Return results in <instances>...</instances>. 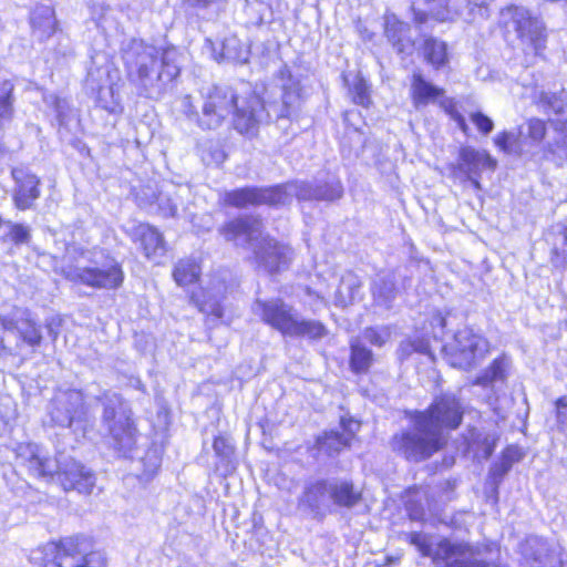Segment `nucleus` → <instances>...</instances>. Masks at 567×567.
Here are the masks:
<instances>
[{"instance_id": "1", "label": "nucleus", "mask_w": 567, "mask_h": 567, "mask_svg": "<svg viewBox=\"0 0 567 567\" xmlns=\"http://www.w3.org/2000/svg\"><path fill=\"white\" fill-rule=\"evenodd\" d=\"M277 80L280 102L271 101L267 104L256 95L239 104L231 87L214 86L204 96L198 126L203 130H217L233 114L234 127L239 133L254 134L259 124L271 116L291 118L298 114L305 100L300 79L284 65L278 71Z\"/></svg>"}, {"instance_id": "2", "label": "nucleus", "mask_w": 567, "mask_h": 567, "mask_svg": "<svg viewBox=\"0 0 567 567\" xmlns=\"http://www.w3.org/2000/svg\"><path fill=\"white\" fill-rule=\"evenodd\" d=\"M465 408L451 395L436 396L423 410H405L410 427L389 439L390 451L409 463H422L449 445V434L463 423Z\"/></svg>"}, {"instance_id": "3", "label": "nucleus", "mask_w": 567, "mask_h": 567, "mask_svg": "<svg viewBox=\"0 0 567 567\" xmlns=\"http://www.w3.org/2000/svg\"><path fill=\"white\" fill-rule=\"evenodd\" d=\"M175 49H159L143 40L124 44L122 59L128 81L140 95L157 99L179 74Z\"/></svg>"}, {"instance_id": "4", "label": "nucleus", "mask_w": 567, "mask_h": 567, "mask_svg": "<svg viewBox=\"0 0 567 567\" xmlns=\"http://www.w3.org/2000/svg\"><path fill=\"white\" fill-rule=\"evenodd\" d=\"M220 234L237 246L248 245L256 264L266 272H279L289 267L292 250L269 236H262V224L258 218L247 216L226 223Z\"/></svg>"}, {"instance_id": "5", "label": "nucleus", "mask_w": 567, "mask_h": 567, "mask_svg": "<svg viewBox=\"0 0 567 567\" xmlns=\"http://www.w3.org/2000/svg\"><path fill=\"white\" fill-rule=\"evenodd\" d=\"M343 188L339 181L324 186H312L307 182H293L274 187H245L224 194L223 200L229 206L244 208L249 205H285L293 196L299 199L336 200L342 196Z\"/></svg>"}, {"instance_id": "6", "label": "nucleus", "mask_w": 567, "mask_h": 567, "mask_svg": "<svg viewBox=\"0 0 567 567\" xmlns=\"http://www.w3.org/2000/svg\"><path fill=\"white\" fill-rule=\"evenodd\" d=\"M72 560L70 567H107V558L93 536L75 533L50 539L38 546L30 557L31 567H63L62 559Z\"/></svg>"}, {"instance_id": "7", "label": "nucleus", "mask_w": 567, "mask_h": 567, "mask_svg": "<svg viewBox=\"0 0 567 567\" xmlns=\"http://www.w3.org/2000/svg\"><path fill=\"white\" fill-rule=\"evenodd\" d=\"M62 274L74 284L95 289H117L124 281L122 266L102 251L83 252L74 265L63 267Z\"/></svg>"}, {"instance_id": "8", "label": "nucleus", "mask_w": 567, "mask_h": 567, "mask_svg": "<svg viewBox=\"0 0 567 567\" xmlns=\"http://www.w3.org/2000/svg\"><path fill=\"white\" fill-rule=\"evenodd\" d=\"M416 548L423 557H431L436 567H502L494 561L473 558L477 548L467 542H452L445 537L432 550V545L425 539Z\"/></svg>"}, {"instance_id": "9", "label": "nucleus", "mask_w": 567, "mask_h": 567, "mask_svg": "<svg viewBox=\"0 0 567 567\" xmlns=\"http://www.w3.org/2000/svg\"><path fill=\"white\" fill-rule=\"evenodd\" d=\"M501 21L506 28H512L522 43L533 51L535 55H542L547 42L544 23L532 16L524 7L508 6L501 11Z\"/></svg>"}, {"instance_id": "10", "label": "nucleus", "mask_w": 567, "mask_h": 567, "mask_svg": "<svg viewBox=\"0 0 567 567\" xmlns=\"http://www.w3.org/2000/svg\"><path fill=\"white\" fill-rule=\"evenodd\" d=\"M447 362L455 368L470 369L491 351L489 341L470 328L458 330L451 343L444 347Z\"/></svg>"}, {"instance_id": "11", "label": "nucleus", "mask_w": 567, "mask_h": 567, "mask_svg": "<svg viewBox=\"0 0 567 567\" xmlns=\"http://www.w3.org/2000/svg\"><path fill=\"white\" fill-rule=\"evenodd\" d=\"M339 425L342 431L326 430L315 437L313 449L329 458L339 456L342 452L352 447L358 441V432L361 422L353 417L342 416Z\"/></svg>"}, {"instance_id": "12", "label": "nucleus", "mask_w": 567, "mask_h": 567, "mask_svg": "<svg viewBox=\"0 0 567 567\" xmlns=\"http://www.w3.org/2000/svg\"><path fill=\"white\" fill-rule=\"evenodd\" d=\"M254 312L268 326L281 332L284 336H291L296 326L298 313L281 299L268 301L256 300L252 306Z\"/></svg>"}, {"instance_id": "13", "label": "nucleus", "mask_w": 567, "mask_h": 567, "mask_svg": "<svg viewBox=\"0 0 567 567\" xmlns=\"http://www.w3.org/2000/svg\"><path fill=\"white\" fill-rule=\"evenodd\" d=\"M112 422L109 425V435L112 439L113 447L123 456L137 449V441L141 435L137 427V419L131 410L124 409L117 415L113 412L110 416Z\"/></svg>"}, {"instance_id": "14", "label": "nucleus", "mask_w": 567, "mask_h": 567, "mask_svg": "<svg viewBox=\"0 0 567 567\" xmlns=\"http://www.w3.org/2000/svg\"><path fill=\"white\" fill-rule=\"evenodd\" d=\"M17 465L24 468L28 475L37 480H52L55 470L49 455L43 454L41 449L31 442H21L14 449Z\"/></svg>"}, {"instance_id": "15", "label": "nucleus", "mask_w": 567, "mask_h": 567, "mask_svg": "<svg viewBox=\"0 0 567 567\" xmlns=\"http://www.w3.org/2000/svg\"><path fill=\"white\" fill-rule=\"evenodd\" d=\"M226 292L225 275L220 274L209 278L205 286L198 291H193L189 298L200 312L219 320L223 317L221 300Z\"/></svg>"}, {"instance_id": "16", "label": "nucleus", "mask_w": 567, "mask_h": 567, "mask_svg": "<svg viewBox=\"0 0 567 567\" xmlns=\"http://www.w3.org/2000/svg\"><path fill=\"white\" fill-rule=\"evenodd\" d=\"M7 331H17L22 342L38 347L42 341V330L37 317L27 308H14L9 316L0 317Z\"/></svg>"}, {"instance_id": "17", "label": "nucleus", "mask_w": 567, "mask_h": 567, "mask_svg": "<svg viewBox=\"0 0 567 567\" xmlns=\"http://www.w3.org/2000/svg\"><path fill=\"white\" fill-rule=\"evenodd\" d=\"M55 475L64 492L75 491L89 495L95 485L94 473L75 460L68 462L62 468L55 471Z\"/></svg>"}, {"instance_id": "18", "label": "nucleus", "mask_w": 567, "mask_h": 567, "mask_svg": "<svg viewBox=\"0 0 567 567\" xmlns=\"http://www.w3.org/2000/svg\"><path fill=\"white\" fill-rule=\"evenodd\" d=\"M515 372L511 355L502 353L496 357L475 378L473 385L491 389H501L507 385V381Z\"/></svg>"}, {"instance_id": "19", "label": "nucleus", "mask_w": 567, "mask_h": 567, "mask_svg": "<svg viewBox=\"0 0 567 567\" xmlns=\"http://www.w3.org/2000/svg\"><path fill=\"white\" fill-rule=\"evenodd\" d=\"M496 161L485 151H477L471 146L461 148L455 172L463 176L481 174L484 169L494 171Z\"/></svg>"}, {"instance_id": "20", "label": "nucleus", "mask_w": 567, "mask_h": 567, "mask_svg": "<svg viewBox=\"0 0 567 567\" xmlns=\"http://www.w3.org/2000/svg\"><path fill=\"white\" fill-rule=\"evenodd\" d=\"M132 239L138 244L146 258L164 255L165 243L162 234L148 224H138L132 230Z\"/></svg>"}, {"instance_id": "21", "label": "nucleus", "mask_w": 567, "mask_h": 567, "mask_svg": "<svg viewBox=\"0 0 567 567\" xmlns=\"http://www.w3.org/2000/svg\"><path fill=\"white\" fill-rule=\"evenodd\" d=\"M12 177L14 178L18 189L14 194V202L19 209H27L35 200L40 192L38 189L39 179L35 175L27 173L23 168L12 169Z\"/></svg>"}, {"instance_id": "22", "label": "nucleus", "mask_w": 567, "mask_h": 567, "mask_svg": "<svg viewBox=\"0 0 567 567\" xmlns=\"http://www.w3.org/2000/svg\"><path fill=\"white\" fill-rule=\"evenodd\" d=\"M410 94L413 106L419 110L442 97L444 95V90L425 80L421 73L414 72L412 75Z\"/></svg>"}, {"instance_id": "23", "label": "nucleus", "mask_w": 567, "mask_h": 567, "mask_svg": "<svg viewBox=\"0 0 567 567\" xmlns=\"http://www.w3.org/2000/svg\"><path fill=\"white\" fill-rule=\"evenodd\" d=\"M32 35L40 42L47 41L56 31L54 10L50 6H37L30 17Z\"/></svg>"}, {"instance_id": "24", "label": "nucleus", "mask_w": 567, "mask_h": 567, "mask_svg": "<svg viewBox=\"0 0 567 567\" xmlns=\"http://www.w3.org/2000/svg\"><path fill=\"white\" fill-rule=\"evenodd\" d=\"M329 496L337 507L353 508L362 503L363 492L350 480H341L329 487Z\"/></svg>"}, {"instance_id": "25", "label": "nucleus", "mask_w": 567, "mask_h": 567, "mask_svg": "<svg viewBox=\"0 0 567 567\" xmlns=\"http://www.w3.org/2000/svg\"><path fill=\"white\" fill-rule=\"evenodd\" d=\"M494 144L505 154L534 157L529 143L526 138H523L520 130L518 133L513 131L499 132L494 137Z\"/></svg>"}, {"instance_id": "26", "label": "nucleus", "mask_w": 567, "mask_h": 567, "mask_svg": "<svg viewBox=\"0 0 567 567\" xmlns=\"http://www.w3.org/2000/svg\"><path fill=\"white\" fill-rule=\"evenodd\" d=\"M219 48V52H216L215 47H213L214 59L218 62L246 63L248 61L249 51L236 35L225 38Z\"/></svg>"}, {"instance_id": "27", "label": "nucleus", "mask_w": 567, "mask_h": 567, "mask_svg": "<svg viewBox=\"0 0 567 567\" xmlns=\"http://www.w3.org/2000/svg\"><path fill=\"white\" fill-rule=\"evenodd\" d=\"M555 132L556 135L544 146V157L558 166L567 165V125H557Z\"/></svg>"}, {"instance_id": "28", "label": "nucleus", "mask_w": 567, "mask_h": 567, "mask_svg": "<svg viewBox=\"0 0 567 567\" xmlns=\"http://www.w3.org/2000/svg\"><path fill=\"white\" fill-rule=\"evenodd\" d=\"M523 457V452L513 445L506 446L501 454V458L497 463L493 464L489 471V477L494 483H498L503 480L505 474L512 468V466L519 462Z\"/></svg>"}, {"instance_id": "29", "label": "nucleus", "mask_w": 567, "mask_h": 567, "mask_svg": "<svg viewBox=\"0 0 567 567\" xmlns=\"http://www.w3.org/2000/svg\"><path fill=\"white\" fill-rule=\"evenodd\" d=\"M361 288L360 279L352 272L346 274L341 278L340 286L336 292L334 302L337 306L346 307L353 302L359 296Z\"/></svg>"}, {"instance_id": "30", "label": "nucleus", "mask_w": 567, "mask_h": 567, "mask_svg": "<svg viewBox=\"0 0 567 567\" xmlns=\"http://www.w3.org/2000/svg\"><path fill=\"white\" fill-rule=\"evenodd\" d=\"M422 486L413 484L408 486L402 494L403 506L411 520L422 522L425 518V509L417 498L421 493Z\"/></svg>"}, {"instance_id": "31", "label": "nucleus", "mask_w": 567, "mask_h": 567, "mask_svg": "<svg viewBox=\"0 0 567 567\" xmlns=\"http://www.w3.org/2000/svg\"><path fill=\"white\" fill-rule=\"evenodd\" d=\"M200 275V266L193 258L181 259L174 268L173 277L178 286H187L195 282Z\"/></svg>"}, {"instance_id": "32", "label": "nucleus", "mask_w": 567, "mask_h": 567, "mask_svg": "<svg viewBox=\"0 0 567 567\" xmlns=\"http://www.w3.org/2000/svg\"><path fill=\"white\" fill-rule=\"evenodd\" d=\"M327 492H329V487L326 480L311 482L305 487L300 503L307 508L317 509Z\"/></svg>"}, {"instance_id": "33", "label": "nucleus", "mask_w": 567, "mask_h": 567, "mask_svg": "<svg viewBox=\"0 0 567 567\" xmlns=\"http://www.w3.org/2000/svg\"><path fill=\"white\" fill-rule=\"evenodd\" d=\"M290 337H306L312 340L321 339L328 333L320 321L301 319L299 316Z\"/></svg>"}, {"instance_id": "34", "label": "nucleus", "mask_w": 567, "mask_h": 567, "mask_svg": "<svg viewBox=\"0 0 567 567\" xmlns=\"http://www.w3.org/2000/svg\"><path fill=\"white\" fill-rule=\"evenodd\" d=\"M523 138L529 143V147L534 155L535 150L539 146L546 135V123L539 118H530L525 126L520 127Z\"/></svg>"}, {"instance_id": "35", "label": "nucleus", "mask_w": 567, "mask_h": 567, "mask_svg": "<svg viewBox=\"0 0 567 567\" xmlns=\"http://www.w3.org/2000/svg\"><path fill=\"white\" fill-rule=\"evenodd\" d=\"M424 55L430 64L440 69L447 63L446 44L436 39H427L424 42Z\"/></svg>"}, {"instance_id": "36", "label": "nucleus", "mask_w": 567, "mask_h": 567, "mask_svg": "<svg viewBox=\"0 0 567 567\" xmlns=\"http://www.w3.org/2000/svg\"><path fill=\"white\" fill-rule=\"evenodd\" d=\"M373 357L372 352L363 347L359 340H354L351 342V368L354 372H365L371 363Z\"/></svg>"}, {"instance_id": "37", "label": "nucleus", "mask_w": 567, "mask_h": 567, "mask_svg": "<svg viewBox=\"0 0 567 567\" xmlns=\"http://www.w3.org/2000/svg\"><path fill=\"white\" fill-rule=\"evenodd\" d=\"M12 91L13 84L10 81L3 80L0 83V130L4 122L11 120L13 114Z\"/></svg>"}, {"instance_id": "38", "label": "nucleus", "mask_w": 567, "mask_h": 567, "mask_svg": "<svg viewBox=\"0 0 567 567\" xmlns=\"http://www.w3.org/2000/svg\"><path fill=\"white\" fill-rule=\"evenodd\" d=\"M246 10L256 23H262L271 13L269 0H246Z\"/></svg>"}, {"instance_id": "39", "label": "nucleus", "mask_w": 567, "mask_h": 567, "mask_svg": "<svg viewBox=\"0 0 567 567\" xmlns=\"http://www.w3.org/2000/svg\"><path fill=\"white\" fill-rule=\"evenodd\" d=\"M363 338L373 346L382 347L390 340L391 330L389 327L367 328Z\"/></svg>"}, {"instance_id": "40", "label": "nucleus", "mask_w": 567, "mask_h": 567, "mask_svg": "<svg viewBox=\"0 0 567 567\" xmlns=\"http://www.w3.org/2000/svg\"><path fill=\"white\" fill-rule=\"evenodd\" d=\"M400 352L403 357H409L413 352L430 354V343L425 339H409L401 343Z\"/></svg>"}, {"instance_id": "41", "label": "nucleus", "mask_w": 567, "mask_h": 567, "mask_svg": "<svg viewBox=\"0 0 567 567\" xmlns=\"http://www.w3.org/2000/svg\"><path fill=\"white\" fill-rule=\"evenodd\" d=\"M406 29H408V27L405 23L400 22V21L395 20L394 18L386 19L385 34L393 42V44L398 47V50L400 52L403 51V49L400 47V43L402 41L401 33H403Z\"/></svg>"}, {"instance_id": "42", "label": "nucleus", "mask_w": 567, "mask_h": 567, "mask_svg": "<svg viewBox=\"0 0 567 567\" xmlns=\"http://www.w3.org/2000/svg\"><path fill=\"white\" fill-rule=\"evenodd\" d=\"M355 104L368 107L370 104L369 86L363 79H357L352 87Z\"/></svg>"}, {"instance_id": "43", "label": "nucleus", "mask_w": 567, "mask_h": 567, "mask_svg": "<svg viewBox=\"0 0 567 567\" xmlns=\"http://www.w3.org/2000/svg\"><path fill=\"white\" fill-rule=\"evenodd\" d=\"M472 123L476 126L478 132L484 135L489 134L494 128V122L487 115L482 112H473L470 114Z\"/></svg>"}, {"instance_id": "44", "label": "nucleus", "mask_w": 567, "mask_h": 567, "mask_svg": "<svg viewBox=\"0 0 567 567\" xmlns=\"http://www.w3.org/2000/svg\"><path fill=\"white\" fill-rule=\"evenodd\" d=\"M372 293L379 302L388 306L393 298L394 288L392 282H384L383 287H380L377 281L373 284Z\"/></svg>"}, {"instance_id": "45", "label": "nucleus", "mask_w": 567, "mask_h": 567, "mask_svg": "<svg viewBox=\"0 0 567 567\" xmlns=\"http://www.w3.org/2000/svg\"><path fill=\"white\" fill-rule=\"evenodd\" d=\"M215 454L220 458H229L234 454V447L229 444L227 437L217 435L213 440Z\"/></svg>"}, {"instance_id": "46", "label": "nucleus", "mask_w": 567, "mask_h": 567, "mask_svg": "<svg viewBox=\"0 0 567 567\" xmlns=\"http://www.w3.org/2000/svg\"><path fill=\"white\" fill-rule=\"evenodd\" d=\"M555 415L558 427L560 430L567 429V395L557 399Z\"/></svg>"}, {"instance_id": "47", "label": "nucleus", "mask_w": 567, "mask_h": 567, "mask_svg": "<svg viewBox=\"0 0 567 567\" xmlns=\"http://www.w3.org/2000/svg\"><path fill=\"white\" fill-rule=\"evenodd\" d=\"M181 111L185 114V116L189 120H195L198 123V118L200 115L197 112V107L193 103V99L190 95H185L181 99Z\"/></svg>"}, {"instance_id": "48", "label": "nucleus", "mask_w": 567, "mask_h": 567, "mask_svg": "<svg viewBox=\"0 0 567 567\" xmlns=\"http://www.w3.org/2000/svg\"><path fill=\"white\" fill-rule=\"evenodd\" d=\"M10 237L16 244H25L30 239V230L27 226L16 224L11 226Z\"/></svg>"}, {"instance_id": "49", "label": "nucleus", "mask_w": 567, "mask_h": 567, "mask_svg": "<svg viewBox=\"0 0 567 567\" xmlns=\"http://www.w3.org/2000/svg\"><path fill=\"white\" fill-rule=\"evenodd\" d=\"M440 106L451 116L452 120L454 118L455 114H461L456 110V105L453 99L442 96L440 100Z\"/></svg>"}, {"instance_id": "50", "label": "nucleus", "mask_w": 567, "mask_h": 567, "mask_svg": "<svg viewBox=\"0 0 567 567\" xmlns=\"http://www.w3.org/2000/svg\"><path fill=\"white\" fill-rule=\"evenodd\" d=\"M467 9H468V14L467 17H465V19L467 18H474V10L477 9L481 17H487V9L485 7H482V6H478L476 3H472L470 1H467V4H466Z\"/></svg>"}, {"instance_id": "51", "label": "nucleus", "mask_w": 567, "mask_h": 567, "mask_svg": "<svg viewBox=\"0 0 567 567\" xmlns=\"http://www.w3.org/2000/svg\"><path fill=\"white\" fill-rule=\"evenodd\" d=\"M425 539L426 537L421 532H413L408 536L409 543L415 547H419Z\"/></svg>"}, {"instance_id": "52", "label": "nucleus", "mask_w": 567, "mask_h": 567, "mask_svg": "<svg viewBox=\"0 0 567 567\" xmlns=\"http://www.w3.org/2000/svg\"><path fill=\"white\" fill-rule=\"evenodd\" d=\"M432 326L434 329L439 328L441 333L443 332L445 328V318L442 313L437 312L433 316Z\"/></svg>"}, {"instance_id": "53", "label": "nucleus", "mask_w": 567, "mask_h": 567, "mask_svg": "<svg viewBox=\"0 0 567 567\" xmlns=\"http://www.w3.org/2000/svg\"><path fill=\"white\" fill-rule=\"evenodd\" d=\"M219 0H187L188 4L194 8H207Z\"/></svg>"}, {"instance_id": "54", "label": "nucleus", "mask_w": 567, "mask_h": 567, "mask_svg": "<svg viewBox=\"0 0 567 567\" xmlns=\"http://www.w3.org/2000/svg\"><path fill=\"white\" fill-rule=\"evenodd\" d=\"M453 121L457 124L462 132H467L468 126L466 124L465 117L462 114H455Z\"/></svg>"}, {"instance_id": "55", "label": "nucleus", "mask_w": 567, "mask_h": 567, "mask_svg": "<svg viewBox=\"0 0 567 567\" xmlns=\"http://www.w3.org/2000/svg\"><path fill=\"white\" fill-rule=\"evenodd\" d=\"M484 443L486 444V449H485V457H489L492 455V453L494 452L495 450V446H496V440H487V439H484Z\"/></svg>"}, {"instance_id": "56", "label": "nucleus", "mask_w": 567, "mask_h": 567, "mask_svg": "<svg viewBox=\"0 0 567 567\" xmlns=\"http://www.w3.org/2000/svg\"><path fill=\"white\" fill-rule=\"evenodd\" d=\"M55 319H51L50 321L47 322V329H48V333L49 336L55 340L56 337H58V331L54 329V326H55Z\"/></svg>"}, {"instance_id": "57", "label": "nucleus", "mask_w": 567, "mask_h": 567, "mask_svg": "<svg viewBox=\"0 0 567 567\" xmlns=\"http://www.w3.org/2000/svg\"><path fill=\"white\" fill-rule=\"evenodd\" d=\"M481 174H475L473 176H464L467 181L471 182V184L473 185V187L477 190L481 189V183L478 181Z\"/></svg>"}, {"instance_id": "58", "label": "nucleus", "mask_w": 567, "mask_h": 567, "mask_svg": "<svg viewBox=\"0 0 567 567\" xmlns=\"http://www.w3.org/2000/svg\"><path fill=\"white\" fill-rule=\"evenodd\" d=\"M554 97H555L554 95H550V94H548V93H542V95H540V102H542L543 104L548 105V106H550V107H553V109H554V105H553V99H554Z\"/></svg>"}, {"instance_id": "59", "label": "nucleus", "mask_w": 567, "mask_h": 567, "mask_svg": "<svg viewBox=\"0 0 567 567\" xmlns=\"http://www.w3.org/2000/svg\"><path fill=\"white\" fill-rule=\"evenodd\" d=\"M177 212V206L175 204L169 203L167 208H164V215L166 216H175Z\"/></svg>"}, {"instance_id": "60", "label": "nucleus", "mask_w": 567, "mask_h": 567, "mask_svg": "<svg viewBox=\"0 0 567 567\" xmlns=\"http://www.w3.org/2000/svg\"><path fill=\"white\" fill-rule=\"evenodd\" d=\"M399 560H400V557L388 556V557H385L384 564H382V565H383V567H385L386 565L398 563Z\"/></svg>"}, {"instance_id": "61", "label": "nucleus", "mask_w": 567, "mask_h": 567, "mask_svg": "<svg viewBox=\"0 0 567 567\" xmlns=\"http://www.w3.org/2000/svg\"><path fill=\"white\" fill-rule=\"evenodd\" d=\"M307 292L310 297L315 296L318 301L323 302V298L319 295L312 293L310 289H307Z\"/></svg>"}, {"instance_id": "62", "label": "nucleus", "mask_w": 567, "mask_h": 567, "mask_svg": "<svg viewBox=\"0 0 567 567\" xmlns=\"http://www.w3.org/2000/svg\"><path fill=\"white\" fill-rule=\"evenodd\" d=\"M431 373H432L433 377H437V373H436L435 370H432Z\"/></svg>"}, {"instance_id": "63", "label": "nucleus", "mask_w": 567, "mask_h": 567, "mask_svg": "<svg viewBox=\"0 0 567 567\" xmlns=\"http://www.w3.org/2000/svg\"><path fill=\"white\" fill-rule=\"evenodd\" d=\"M439 385H440V384H439L437 380H435V383H434V385H433V386H439Z\"/></svg>"}, {"instance_id": "64", "label": "nucleus", "mask_w": 567, "mask_h": 567, "mask_svg": "<svg viewBox=\"0 0 567 567\" xmlns=\"http://www.w3.org/2000/svg\"><path fill=\"white\" fill-rule=\"evenodd\" d=\"M374 567H383V565H375Z\"/></svg>"}]
</instances>
